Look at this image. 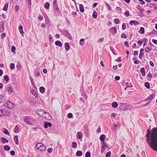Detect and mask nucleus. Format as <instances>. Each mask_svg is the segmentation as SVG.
<instances>
[{
	"instance_id": "1",
	"label": "nucleus",
	"mask_w": 157,
	"mask_h": 157,
	"mask_svg": "<svg viewBox=\"0 0 157 157\" xmlns=\"http://www.w3.org/2000/svg\"><path fill=\"white\" fill-rule=\"evenodd\" d=\"M152 132L151 137V142L150 141L149 137L147 138V140L152 148L155 151H157V129L153 128Z\"/></svg>"
},
{
	"instance_id": "2",
	"label": "nucleus",
	"mask_w": 157,
	"mask_h": 157,
	"mask_svg": "<svg viewBox=\"0 0 157 157\" xmlns=\"http://www.w3.org/2000/svg\"><path fill=\"white\" fill-rule=\"evenodd\" d=\"M24 120L26 124L31 125H34L36 121L34 118L28 116L25 117Z\"/></svg>"
},
{
	"instance_id": "3",
	"label": "nucleus",
	"mask_w": 157,
	"mask_h": 157,
	"mask_svg": "<svg viewBox=\"0 0 157 157\" xmlns=\"http://www.w3.org/2000/svg\"><path fill=\"white\" fill-rule=\"evenodd\" d=\"M36 148L40 151H44L46 150L45 146L41 143H39L36 145Z\"/></svg>"
},
{
	"instance_id": "4",
	"label": "nucleus",
	"mask_w": 157,
	"mask_h": 157,
	"mask_svg": "<svg viewBox=\"0 0 157 157\" xmlns=\"http://www.w3.org/2000/svg\"><path fill=\"white\" fill-rule=\"evenodd\" d=\"M10 115V113L8 111H5L2 109H0V116H3L4 115L9 116Z\"/></svg>"
},
{
	"instance_id": "5",
	"label": "nucleus",
	"mask_w": 157,
	"mask_h": 157,
	"mask_svg": "<svg viewBox=\"0 0 157 157\" xmlns=\"http://www.w3.org/2000/svg\"><path fill=\"white\" fill-rule=\"evenodd\" d=\"M5 105L9 109L13 108L14 107V104L9 101H7L6 103H5Z\"/></svg>"
},
{
	"instance_id": "6",
	"label": "nucleus",
	"mask_w": 157,
	"mask_h": 157,
	"mask_svg": "<svg viewBox=\"0 0 157 157\" xmlns=\"http://www.w3.org/2000/svg\"><path fill=\"white\" fill-rule=\"evenodd\" d=\"M44 110H42L40 111V112L41 113V112H43V113H39V114L42 117L44 118H46L47 116H49V114L45 112H44Z\"/></svg>"
},
{
	"instance_id": "7",
	"label": "nucleus",
	"mask_w": 157,
	"mask_h": 157,
	"mask_svg": "<svg viewBox=\"0 0 157 157\" xmlns=\"http://www.w3.org/2000/svg\"><path fill=\"white\" fill-rule=\"evenodd\" d=\"M13 88L11 85H8L7 88V90L9 94H11V93L13 92Z\"/></svg>"
},
{
	"instance_id": "8",
	"label": "nucleus",
	"mask_w": 157,
	"mask_h": 157,
	"mask_svg": "<svg viewBox=\"0 0 157 157\" xmlns=\"http://www.w3.org/2000/svg\"><path fill=\"white\" fill-rule=\"evenodd\" d=\"M54 11L55 14L57 16H59L60 14V10L57 7L56 8H54Z\"/></svg>"
},
{
	"instance_id": "9",
	"label": "nucleus",
	"mask_w": 157,
	"mask_h": 157,
	"mask_svg": "<svg viewBox=\"0 0 157 157\" xmlns=\"http://www.w3.org/2000/svg\"><path fill=\"white\" fill-rule=\"evenodd\" d=\"M109 31L114 35V33H117V28L116 27H112L110 29Z\"/></svg>"
},
{
	"instance_id": "10",
	"label": "nucleus",
	"mask_w": 157,
	"mask_h": 157,
	"mask_svg": "<svg viewBox=\"0 0 157 157\" xmlns=\"http://www.w3.org/2000/svg\"><path fill=\"white\" fill-rule=\"evenodd\" d=\"M52 124L51 123L45 121L44 124V127L45 128H47L48 126L49 127H51Z\"/></svg>"
},
{
	"instance_id": "11",
	"label": "nucleus",
	"mask_w": 157,
	"mask_h": 157,
	"mask_svg": "<svg viewBox=\"0 0 157 157\" xmlns=\"http://www.w3.org/2000/svg\"><path fill=\"white\" fill-rule=\"evenodd\" d=\"M139 23V22L136 20H131L130 22V24L131 25H132L134 24V25H138Z\"/></svg>"
},
{
	"instance_id": "12",
	"label": "nucleus",
	"mask_w": 157,
	"mask_h": 157,
	"mask_svg": "<svg viewBox=\"0 0 157 157\" xmlns=\"http://www.w3.org/2000/svg\"><path fill=\"white\" fill-rule=\"evenodd\" d=\"M6 97L3 95H0V102H3L6 100Z\"/></svg>"
},
{
	"instance_id": "13",
	"label": "nucleus",
	"mask_w": 157,
	"mask_h": 157,
	"mask_svg": "<svg viewBox=\"0 0 157 157\" xmlns=\"http://www.w3.org/2000/svg\"><path fill=\"white\" fill-rule=\"evenodd\" d=\"M121 125V124L119 123L117 124H114L113 125V129H114L116 131L117 129H119V128Z\"/></svg>"
},
{
	"instance_id": "14",
	"label": "nucleus",
	"mask_w": 157,
	"mask_h": 157,
	"mask_svg": "<svg viewBox=\"0 0 157 157\" xmlns=\"http://www.w3.org/2000/svg\"><path fill=\"white\" fill-rule=\"evenodd\" d=\"M151 49L152 48L151 47L147 46L145 48L144 50L146 52L148 53L151 51Z\"/></svg>"
},
{
	"instance_id": "15",
	"label": "nucleus",
	"mask_w": 157,
	"mask_h": 157,
	"mask_svg": "<svg viewBox=\"0 0 157 157\" xmlns=\"http://www.w3.org/2000/svg\"><path fill=\"white\" fill-rule=\"evenodd\" d=\"M63 33L64 36L68 38H70L71 37L70 34L67 31H65L63 32Z\"/></svg>"
},
{
	"instance_id": "16",
	"label": "nucleus",
	"mask_w": 157,
	"mask_h": 157,
	"mask_svg": "<svg viewBox=\"0 0 157 157\" xmlns=\"http://www.w3.org/2000/svg\"><path fill=\"white\" fill-rule=\"evenodd\" d=\"M152 77V74L151 73L150 71L148 73L147 75V80L148 81H150L151 80V78Z\"/></svg>"
},
{
	"instance_id": "17",
	"label": "nucleus",
	"mask_w": 157,
	"mask_h": 157,
	"mask_svg": "<svg viewBox=\"0 0 157 157\" xmlns=\"http://www.w3.org/2000/svg\"><path fill=\"white\" fill-rule=\"evenodd\" d=\"M70 48V46L69 45L68 43H65V48L66 50L68 51Z\"/></svg>"
},
{
	"instance_id": "18",
	"label": "nucleus",
	"mask_w": 157,
	"mask_h": 157,
	"mask_svg": "<svg viewBox=\"0 0 157 157\" xmlns=\"http://www.w3.org/2000/svg\"><path fill=\"white\" fill-rule=\"evenodd\" d=\"M0 141L1 142L3 143V144H5L6 143H8V140L4 137H2L0 139Z\"/></svg>"
},
{
	"instance_id": "19",
	"label": "nucleus",
	"mask_w": 157,
	"mask_h": 157,
	"mask_svg": "<svg viewBox=\"0 0 157 157\" xmlns=\"http://www.w3.org/2000/svg\"><path fill=\"white\" fill-rule=\"evenodd\" d=\"M106 136L105 135L102 134L101 136L100 139L102 142H104V140L105 139Z\"/></svg>"
},
{
	"instance_id": "20",
	"label": "nucleus",
	"mask_w": 157,
	"mask_h": 157,
	"mask_svg": "<svg viewBox=\"0 0 157 157\" xmlns=\"http://www.w3.org/2000/svg\"><path fill=\"white\" fill-rule=\"evenodd\" d=\"M77 136L78 138L79 139L82 138V135L81 132H77Z\"/></svg>"
},
{
	"instance_id": "21",
	"label": "nucleus",
	"mask_w": 157,
	"mask_h": 157,
	"mask_svg": "<svg viewBox=\"0 0 157 157\" xmlns=\"http://www.w3.org/2000/svg\"><path fill=\"white\" fill-rule=\"evenodd\" d=\"M4 25L3 23L0 24V32H2L4 30Z\"/></svg>"
},
{
	"instance_id": "22",
	"label": "nucleus",
	"mask_w": 157,
	"mask_h": 157,
	"mask_svg": "<svg viewBox=\"0 0 157 157\" xmlns=\"http://www.w3.org/2000/svg\"><path fill=\"white\" fill-rule=\"evenodd\" d=\"M19 30L21 34L22 35H23L24 34V32L23 31V27L22 25H21L19 26Z\"/></svg>"
},
{
	"instance_id": "23",
	"label": "nucleus",
	"mask_w": 157,
	"mask_h": 157,
	"mask_svg": "<svg viewBox=\"0 0 157 157\" xmlns=\"http://www.w3.org/2000/svg\"><path fill=\"white\" fill-rule=\"evenodd\" d=\"M79 10L81 12L83 13L84 12L83 6L82 4H80L79 6Z\"/></svg>"
},
{
	"instance_id": "24",
	"label": "nucleus",
	"mask_w": 157,
	"mask_h": 157,
	"mask_svg": "<svg viewBox=\"0 0 157 157\" xmlns=\"http://www.w3.org/2000/svg\"><path fill=\"white\" fill-rule=\"evenodd\" d=\"M55 44L56 45L58 46L59 47H61L62 46L61 42L59 41H56L55 42Z\"/></svg>"
},
{
	"instance_id": "25",
	"label": "nucleus",
	"mask_w": 157,
	"mask_h": 157,
	"mask_svg": "<svg viewBox=\"0 0 157 157\" xmlns=\"http://www.w3.org/2000/svg\"><path fill=\"white\" fill-rule=\"evenodd\" d=\"M14 140L15 142V144H18L19 142L18 140V136H15L14 137Z\"/></svg>"
},
{
	"instance_id": "26",
	"label": "nucleus",
	"mask_w": 157,
	"mask_h": 157,
	"mask_svg": "<svg viewBox=\"0 0 157 157\" xmlns=\"http://www.w3.org/2000/svg\"><path fill=\"white\" fill-rule=\"evenodd\" d=\"M8 4L6 3L5 4L4 7L3 8V10L5 11H7L8 10Z\"/></svg>"
},
{
	"instance_id": "27",
	"label": "nucleus",
	"mask_w": 157,
	"mask_h": 157,
	"mask_svg": "<svg viewBox=\"0 0 157 157\" xmlns=\"http://www.w3.org/2000/svg\"><path fill=\"white\" fill-rule=\"evenodd\" d=\"M140 71L141 72L142 75L143 76H145V75L144 68V67L141 68L140 69Z\"/></svg>"
},
{
	"instance_id": "28",
	"label": "nucleus",
	"mask_w": 157,
	"mask_h": 157,
	"mask_svg": "<svg viewBox=\"0 0 157 157\" xmlns=\"http://www.w3.org/2000/svg\"><path fill=\"white\" fill-rule=\"evenodd\" d=\"M118 105V104L116 102H114L112 104V106L114 108L117 107Z\"/></svg>"
},
{
	"instance_id": "29",
	"label": "nucleus",
	"mask_w": 157,
	"mask_h": 157,
	"mask_svg": "<svg viewBox=\"0 0 157 157\" xmlns=\"http://www.w3.org/2000/svg\"><path fill=\"white\" fill-rule=\"evenodd\" d=\"M154 96L153 95H150L147 99V100H152L154 98Z\"/></svg>"
},
{
	"instance_id": "30",
	"label": "nucleus",
	"mask_w": 157,
	"mask_h": 157,
	"mask_svg": "<svg viewBox=\"0 0 157 157\" xmlns=\"http://www.w3.org/2000/svg\"><path fill=\"white\" fill-rule=\"evenodd\" d=\"M32 93L34 96L36 98L38 97V96L36 91L33 90L31 92Z\"/></svg>"
},
{
	"instance_id": "31",
	"label": "nucleus",
	"mask_w": 157,
	"mask_h": 157,
	"mask_svg": "<svg viewBox=\"0 0 157 157\" xmlns=\"http://www.w3.org/2000/svg\"><path fill=\"white\" fill-rule=\"evenodd\" d=\"M82 155V152L80 151H78L76 153V155L78 156H80Z\"/></svg>"
},
{
	"instance_id": "32",
	"label": "nucleus",
	"mask_w": 157,
	"mask_h": 157,
	"mask_svg": "<svg viewBox=\"0 0 157 157\" xmlns=\"http://www.w3.org/2000/svg\"><path fill=\"white\" fill-rule=\"evenodd\" d=\"M110 48L111 50L112 51V52L115 55H117V52L115 51V50L114 49V48H113V47H111V46H110Z\"/></svg>"
},
{
	"instance_id": "33",
	"label": "nucleus",
	"mask_w": 157,
	"mask_h": 157,
	"mask_svg": "<svg viewBox=\"0 0 157 157\" xmlns=\"http://www.w3.org/2000/svg\"><path fill=\"white\" fill-rule=\"evenodd\" d=\"M50 6V4L49 2H46L45 3V4L44 5V7L47 9H48L49 8Z\"/></svg>"
},
{
	"instance_id": "34",
	"label": "nucleus",
	"mask_w": 157,
	"mask_h": 157,
	"mask_svg": "<svg viewBox=\"0 0 157 157\" xmlns=\"http://www.w3.org/2000/svg\"><path fill=\"white\" fill-rule=\"evenodd\" d=\"M144 29L143 27H140L139 32L141 34H144Z\"/></svg>"
},
{
	"instance_id": "35",
	"label": "nucleus",
	"mask_w": 157,
	"mask_h": 157,
	"mask_svg": "<svg viewBox=\"0 0 157 157\" xmlns=\"http://www.w3.org/2000/svg\"><path fill=\"white\" fill-rule=\"evenodd\" d=\"M150 34L151 35H154V34H157V31L155 30L154 29L150 33Z\"/></svg>"
},
{
	"instance_id": "36",
	"label": "nucleus",
	"mask_w": 157,
	"mask_h": 157,
	"mask_svg": "<svg viewBox=\"0 0 157 157\" xmlns=\"http://www.w3.org/2000/svg\"><path fill=\"white\" fill-rule=\"evenodd\" d=\"M40 91L41 93H43L45 91V88L43 86L40 87L39 88Z\"/></svg>"
},
{
	"instance_id": "37",
	"label": "nucleus",
	"mask_w": 157,
	"mask_h": 157,
	"mask_svg": "<svg viewBox=\"0 0 157 157\" xmlns=\"http://www.w3.org/2000/svg\"><path fill=\"white\" fill-rule=\"evenodd\" d=\"M145 86L147 89H149L150 88V85L149 83L148 82H146L144 83Z\"/></svg>"
},
{
	"instance_id": "38",
	"label": "nucleus",
	"mask_w": 157,
	"mask_h": 157,
	"mask_svg": "<svg viewBox=\"0 0 157 157\" xmlns=\"http://www.w3.org/2000/svg\"><path fill=\"white\" fill-rule=\"evenodd\" d=\"M92 16L95 19L97 18V14L95 11H94Z\"/></svg>"
},
{
	"instance_id": "39",
	"label": "nucleus",
	"mask_w": 157,
	"mask_h": 157,
	"mask_svg": "<svg viewBox=\"0 0 157 157\" xmlns=\"http://www.w3.org/2000/svg\"><path fill=\"white\" fill-rule=\"evenodd\" d=\"M3 132L4 133H5V134H6V135H9V132L8 130L6 129H5V128H4L3 130Z\"/></svg>"
},
{
	"instance_id": "40",
	"label": "nucleus",
	"mask_w": 157,
	"mask_h": 157,
	"mask_svg": "<svg viewBox=\"0 0 157 157\" xmlns=\"http://www.w3.org/2000/svg\"><path fill=\"white\" fill-rule=\"evenodd\" d=\"M106 6L107 7L108 10L109 11H111V7L110 6L109 4L106 3H105Z\"/></svg>"
},
{
	"instance_id": "41",
	"label": "nucleus",
	"mask_w": 157,
	"mask_h": 157,
	"mask_svg": "<svg viewBox=\"0 0 157 157\" xmlns=\"http://www.w3.org/2000/svg\"><path fill=\"white\" fill-rule=\"evenodd\" d=\"M72 146L74 148H76L77 147V144L76 142H73L72 144Z\"/></svg>"
},
{
	"instance_id": "42",
	"label": "nucleus",
	"mask_w": 157,
	"mask_h": 157,
	"mask_svg": "<svg viewBox=\"0 0 157 157\" xmlns=\"http://www.w3.org/2000/svg\"><path fill=\"white\" fill-rule=\"evenodd\" d=\"M126 87L124 88V90H126L128 87H132V85L131 83H129V86H128V82H126Z\"/></svg>"
},
{
	"instance_id": "43",
	"label": "nucleus",
	"mask_w": 157,
	"mask_h": 157,
	"mask_svg": "<svg viewBox=\"0 0 157 157\" xmlns=\"http://www.w3.org/2000/svg\"><path fill=\"white\" fill-rule=\"evenodd\" d=\"M4 149L6 151H9L10 149V147L8 145H5Z\"/></svg>"
},
{
	"instance_id": "44",
	"label": "nucleus",
	"mask_w": 157,
	"mask_h": 157,
	"mask_svg": "<svg viewBox=\"0 0 157 157\" xmlns=\"http://www.w3.org/2000/svg\"><path fill=\"white\" fill-rule=\"evenodd\" d=\"M4 80L7 82H8L9 80V77L7 75H5L4 77Z\"/></svg>"
},
{
	"instance_id": "45",
	"label": "nucleus",
	"mask_w": 157,
	"mask_h": 157,
	"mask_svg": "<svg viewBox=\"0 0 157 157\" xmlns=\"http://www.w3.org/2000/svg\"><path fill=\"white\" fill-rule=\"evenodd\" d=\"M53 5L54 8L57 7L56 0H54L53 1Z\"/></svg>"
},
{
	"instance_id": "46",
	"label": "nucleus",
	"mask_w": 157,
	"mask_h": 157,
	"mask_svg": "<svg viewBox=\"0 0 157 157\" xmlns=\"http://www.w3.org/2000/svg\"><path fill=\"white\" fill-rule=\"evenodd\" d=\"M120 22V20L117 18H116L114 20V22L116 24H118Z\"/></svg>"
},
{
	"instance_id": "47",
	"label": "nucleus",
	"mask_w": 157,
	"mask_h": 157,
	"mask_svg": "<svg viewBox=\"0 0 157 157\" xmlns=\"http://www.w3.org/2000/svg\"><path fill=\"white\" fill-rule=\"evenodd\" d=\"M85 157H90V153L89 152H87L85 155Z\"/></svg>"
},
{
	"instance_id": "48",
	"label": "nucleus",
	"mask_w": 157,
	"mask_h": 157,
	"mask_svg": "<svg viewBox=\"0 0 157 157\" xmlns=\"http://www.w3.org/2000/svg\"><path fill=\"white\" fill-rule=\"evenodd\" d=\"M111 155V152L110 151H108L107 152L105 155L106 157H110Z\"/></svg>"
},
{
	"instance_id": "49",
	"label": "nucleus",
	"mask_w": 157,
	"mask_h": 157,
	"mask_svg": "<svg viewBox=\"0 0 157 157\" xmlns=\"http://www.w3.org/2000/svg\"><path fill=\"white\" fill-rule=\"evenodd\" d=\"M10 67L11 69H13L15 67L14 64L13 63H11L10 64Z\"/></svg>"
},
{
	"instance_id": "50",
	"label": "nucleus",
	"mask_w": 157,
	"mask_h": 157,
	"mask_svg": "<svg viewBox=\"0 0 157 157\" xmlns=\"http://www.w3.org/2000/svg\"><path fill=\"white\" fill-rule=\"evenodd\" d=\"M125 15L127 17H128L129 16V12L128 10H126L124 13Z\"/></svg>"
},
{
	"instance_id": "51",
	"label": "nucleus",
	"mask_w": 157,
	"mask_h": 157,
	"mask_svg": "<svg viewBox=\"0 0 157 157\" xmlns=\"http://www.w3.org/2000/svg\"><path fill=\"white\" fill-rule=\"evenodd\" d=\"M18 129H19L18 127L17 126H16L15 127V131H14L16 133H17L19 132V131L18 130Z\"/></svg>"
},
{
	"instance_id": "52",
	"label": "nucleus",
	"mask_w": 157,
	"mask_h": 157,
	"mask_svg": "<svg viewBox=\"0 0 157 157\" xmlns=\"http://www.w3.org/2000/svg\"><path fill=\"white\" fill-rule=\"evenodd\" d=\"M121 37L122 38H124L125 39H126L127 38V36L126 34L123 33L121 35Z\"/></svg>"
},
{
	"instance_id": "53",
	"label": "nucleus",
	"mask_w": 157,
	"mask_h": 157,
	"mask_svg": "<svg viewBox=\"0 0 157 157\" xmlns=\"http://www.w3.org/2000/svg\"><path fill=\"white\" fill-rule=\"evenodd\" d=\"M84 41V40L83 39H81L80 40L79 44L80 45H83L84 43H83Z\"/></svg>"
},
{
	"instance_id": "54",
	"label": "nucleus",
	"mask_w": 157,
	"mask_h": 157,
	"mask_svg": "<svg viewBox=\"0 0 157 157\" xmlns=\"http://www.w3.org/2000/svg\"><path fill=\"white\" fill-rule=\"evenodd\" d=\"M73 116L72 114L71 113H69L67 115V117L68 118H71Z\"/></svg>"
},
{
	"instance_id": "55",
	"label": "nucleus",
	"mask_w": 157,
	"mask_h": 157,
	"mask_svg": "<svg viewBox=\"0 0 157 157\" xmlns=\"http://www.w3.org/2000/svg\"><path fill=\"white\" fill-rule=\"evenodd\" d=\"M53 149L52 148H48L47 150V151L49 153H51Z\"/></svg>"
},
{
	"instance_id": "56",
	"label": "nucleus",
	"mask_w": 157,
	"mask_h": 157,
	"mask_svg": "<svg viewBox=\"0 0 157 157\" xmlns=\"http://www.w3.org/2000/svg\"><path fill=\"white\" fill-rule=\"evenodd\" d=\"M19 10V7L17 5H16L15 6V10L16 11L18 12Z\"/></svg>"
},
{
	"instance_id": "57",
	"label": "nucleus",
	"mask_w": 157,
	"mask_h": 157,
	"mask_svg": "<svg viewBox=\"0 0 157 157\" xmlns=\"http://www.w3.org/2000/svg\"><path fill=\"white\" fill-rule=\"evenodd\" d=\"M126 28L125 24L124 23H123L122 24V29L123 30L125 29Z\"/></svg>"
},
{
	"instance_id": "58",
	"label": "nucleus",
	"mask_w": 157,
	"mask_h": 157,
	"mask_svg": "<svg viewBox=\"0 0 157 157\" xmlns=\"http://www.w3.org/2000/svg\"><path fill=\"white\" fill-rule=\"evenodd\" d=\"M43 19V17L41 15H39L38 17V19L40 21L42 20Z\"/></svg>"
},
{
	"instance_id": "59",
	"label": "nucleus",
	"mask_w": 157,
	"mask_h": 157,
	"mask_svg": "<svg viewBox=\"0 0 157 157\" xmlns=\"http://www.w3.org/2000/svg\"><path fill=\"white\" fill-rule=\"evenodd\" d=\"M15 49H16L15 47L14 46H13L11 48L12 52H14L15 51Z\"/></svg>"
},
{
	"instance_id": "60",
	"label": "nucleus",
	"mask_w": 157,
	"mask_h": 157,
	"mask_svg": "<svg viewBox=\"0 0 157 157\" xmlns=\"http://www.w3.org/2000/svg\"><path fill=\"white\" fill-rule=\"evenodd\" d=\"M28 2V6H31V0H26Z\"/></svg>"
},
{
	"instance_id": "61",
	"label": "nucleus",
	"mask_w": 157,
	"mask_h": 157,
	"mask_svg": "<svg viewBox=\"0 0 157 157\" xmlns=\"http://www.w3.org/2000/svg\"><path fill=\"white\" fill-rule=\"evenodd\" d=\"M5 35H6V34L5 33H3L2 34H1V38L2 39H3L5 37Z\"/></svg>"
},
{
	"instance_id": "62",
	"label": "nucleus",
	"mask_w": 157,
	"mask_h": 157,
	"mask_svg": "<svg viewBox=\"0 0 157 157\" xmlns=\"http://www.w3.org/2000/svg\"><path fill=\"white\" fill-rule=\"evenodd\" d=\"M120 77L118 76H117L115 77V79L116 80H119L120 79Z\"/></svg>"
},
{
	"instance_id": "63",
	"label": "nucleus",
	"mask_w": 157,
	"mask_h": 157,
	"mask_svg": "<svg viewBox=\"0 0 157 157\" xmlns=\"http://www.w3.org/2000/svg\"><path fill=\"white\" fill-rule=\"evenodd\" d=\"M152 42L154 43L155 44L157 45V40L155 39H153L152 40Z\"/></svg>"
},
{
	"instance_id": "64",
	"label": "nucleus",
	"mask_w": 157,
	"mask_h": 157,
	"mask_svg": "<svg viewBox=\"0 0 157 157\" xmlns=\"http://www.w3.org/2000/svg\"><path fill=\"white\" fill-rule=\"evenodd\" d=\"M138 51H135L134 52L133 55L135 56H137L138 54Z\"/></svg>"
}]
</instances>
